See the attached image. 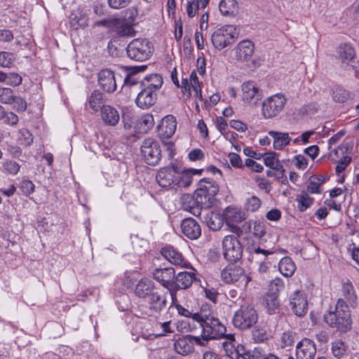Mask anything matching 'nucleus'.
I'll list each match as a JSON object with an SVG mask.
<instances>
[{
	"mask_svg": "<svg viewBox=\"0 0 359 359\" xmlns=\"http://www.w3.org/2000/svg\"><path fill=\"white\" fill-rule=\"evenodd\" d=\"M176 128V118L172 115H167L158 127V135L162 140L170 138L175 133Z\"/></svg>",
	"mask_w": 359,
	"mask_h": 359,
	"instance_id": "obj_14",
	"label": "nucleus"
},
{
	"mask_svg": "<svg viewBox=\"0 0 359 359\" xmlns=\"http://www.w3.org/2000/svg\"><path fill=\"white\" fill-rule=\"evenodd\" d=\"M177 171L174 168H161L156 175V181L162 187H168L176 183Z\"/></svg>",
	"mask_w": 359,
	"mask_h": 359,
	"instance_id": "obj_21",
	"label": "nucleus"
},
{
	"mask_svg": "<svg viewBox=\"0 0 359 359\" xmlns=\"http://www.w3.org/2000/svg\"><path fill=\"white\" fill-rule=\"evenodd\" d=\"M324 320L330 327L340 332H346L351 328V316H324Z\"/></svg>",
	"mask_w": 359,
	"mask_h": 359,
	"instance_id": "obj_12",
	"label": "nucleus"
},
{
	"mask_svg": "<svg viewBox=\"0 0 359 359\" xmlns=\"http://www.w3.org/2000/svg\"><path fill=\"white\" fill-rule=\"evenodd\" d=\"M18 187L22 194L25 196H29L35 190V185L34 183L31 180L27 179H22L20 182Z\"/></svg>",
	"mask_w": 359,
	"mask_h": 359,
	"instance_id": "obj_52",
	"label": "nucleus"
},
{
	"mask_svg": "<svg viewBox=\"0 0 359 359\" xmlns=\"http://www.w3.org/2000/svg\"><path fill=\"white\" fill-rule=\"evenodd\" d=\"M87 17L80 13H72L70 15V25L77 29L79 27H86L87 25Z\"/></svg>",
	"mask_w": 359,
	"mask_h": 359,
	"instance_id": "obj_43",
	"label": "nucleus"
},
{
	"mask_svg": "<svg viewBox=\"0 0 359 359\" xmlns=\"http://www.w3.org/2000/svg\"><path fill=\"white\" fill-rule=\"evenodd\" d=\"M101 117L106 125L111 126H116L120 120L118 111L109 105L102 106Z\"/></svg>",
	"mask_w": 359,
	"mask_h": 359,
	"instance_id": "obj_24",
	"label": "nucleus"
},
{
	"mask_svg": "<svg viewBox=\"0 0 359 359\" xmlns=\"http://www.w3.org/2000/svg\"><path fill=\"white\" fill-rule=\"evenodd\" d=\"M225 341L222 343L224 349L229 359H235L236 352L235 337L233 334H229L223 337Z\"/></svg>",
	"mask_w": 359,
	"mask_h": 359,
	"instance_id": "obj_39",
	"label": "nucleus"
},
{
	"mask_svg": "<svg viewBox=\"0 0 359 359\" xmlns=\"http://www.w3.org/2000/svg\"><path fill=\"white\" fill-rule=\"evenodd\" d=\"M181 229L184 235L191 240L198 239L201 235L200 224L191 217L182 220Z\"/></svg>",
	"mask_w": 359,
	"mask_h": 359,
	"instance_id": "obj_18",
	"label": "nucleus"
},
{
	"mask_svg": "<svg viewBox=\"0 0 359 359\" xmlns=\"http://www.w3.org/2000/svg\"><path fill=\"white\" fill-rule=\"evenodd\" d=\"M332 98L334 102L344 103L351 98V93L341 87H336L332 90Z\"/></svg>",
	"mask_w": 359,
	"mask_h": 359,
	"instance_id": "obj_44",
	"label": "nucleus"
},
{
	"mask_svg": "<svg viewBox=\"0 0 359 359\" xmlns=\"http://www.w3.org/2000/svg\"><path fill=\"white\" fill-rule=\"evenodd\" d=\"M264 306L270 314L271 313H276L278 309L279 302L278 301V297L275 295H271L267 294L264 299Z\"/></svg>",
	"mask_w": 359,
	"mask_h": 359,
	"instance_id": "obj_49",
	"label": "nucleus"
},
{
	"mask_svg": "<svg viewBox=\"0 0 359 359\" xmlns=\"http://www.w3.org/2000/svg\"><path fill=\"white\" fill-rule=\"evenodd\" d=\"M141 152L146 163L150 165H157L161 159L160 144L151 138L144 140L141 146Z\"/></svg>",
	"mask_w": 359,
	"mask_h": 359,
	"instance_id": "obj_7",
	"label": "nucleus"
},
{
	"mask_svg": "<svg viewBox=\"0 0 359 359\" xmlns=\"http://www.w3.org/2000/svg\"><path fill=\"white\" fill-rule=\"evenodd\" d=\"M261 203V200L258 197L253 196L246 201L245 209L248 211L255 212L260 208Z\"/></svg>",
	"mask_w": 359,
	"mask_h": 359,
	"instance_id": "obj_56",
	"label": "nucleus"
},
{
	"mask_svg": "<svg viewBox=\"0 0 359 359\" xmlns=\"http://www.w3.org/2000/svg\"><path fill=\"white\" fill-rule=\"evenodd\" d=\"M234 357L235 359H238L240 357L243 358L244 359H250V355L245 350L244 346L238 344L236 346Z\"/></svg>",
	"mask_w": 359,
	"mask_h": 359,
	"instance_id": "obj_63",
	"label": "nucleus"
},
{
	"mask_svg": "<svg viewBox=\"0 0 359 359\" xmlns=\"http://www.w3.org/2000/svg\"><path fill=\"white\" fill-rule=\"evenodd\" d=\"M224 221L225 220L223 214L221 215L218 212H210L205 216L208 226L213 231L220 229L224 224Z\"/></svg>",
	"mask_w": 359,
	"mask_h": 359,
	"instance_id": "obj_34",
	"label": "nucleus"
},
{
	"mask_svg": "<svg viewBox=\"0 0 359 359\" xmlns=\"http://www.w3.org/2000/svg\"><path fill=\"white\" fill-rule=\"evenodd\" d=\"M163 84V78L158 74H152L145 76L141 81V88L147 90H151L153 93H156V91L161 88Z\"/></svg>",
	"mask_w": 359,
	"mask_h": 359,
	"instance_id": "obj_27",
	"label": "nucleus"
},
{
	"mask_svg": "<svg viewBox=\"0 0 359 359\" xmlns=\"http://www.w3.org/2000/svg\"><path fill=\"white\" fill-rule=\"evenodd\" d=\"M15 94L14 90L10 88L0 87V102L4 104H11Z\"/></svg>",
	"mask_w": 359,
	"mask_h": 359,
	"instance_id": "obj_53",
	"label": "nucleus"
},
{
	"mask_svg": "<svg viewBox=\"0 0 359 359\" xmlns=\"http://www.w3.org/2000/svg\"><path fill=\"white\" fill-rule=\"evenodd\" d=\"M232 322L236 327L245 330L251 327L257 322V316H233Z\"/></svg>",
	"mask_w": 359,
	"mask_h": 359,
	"instance_id": "obj_29",
	"label": "nucleus"
},
{
	"mask_svg": "<svg viewBox=\"0 0 359 359\" xmlns=\"http://www.w3.org/2000/svg\"><path fill=\"white\" fill-rule=\"evenodd\" d=\"M245 165L250 168L252 171L256 172H261L264 170V167L260 163H257L252 158H248L245 160Z\"/></svg>",
	"mask_w": 359,
	"mask_h": 359,
	"instance_id": "obj_61",
	"label": "nucleus"
},
{
	"mask_svg": "<svg viewBox=\"0 0 359 359\" xmlns=\"http://www.w3.org/2000/svg\"><path fill=\"white\" fill-rule=\"evenodd\" d=\"M154 46L147 39L137 38L130 41L126 48L128 57L135 61L144 62L152 55Z\"/></svg>",
	"mask_w": 359,
	"mask_h": 359,
	"instance_id": "obj_2",
	"label": "nucleus"
},
{
	"mask_svg": "<svg viewBox=\"0 0 359 359\" xmlns=\"http://www.w3.org/2000/svg\"><path fill=\"white\" fill-rule=\"evenodd\" d=\"M223 217L226 224L231 228L233 233L240 234L242 231L240 227L233 225L235 223H241L246 218L245 212L238 207L228 206L223 210Z\"/></svg>",
	"mask_w": 359,
	"mask_h": 359,
	"instance_id": "obj_8",
	"label": "nucleus"
},
{
	"mask_svg": "<svg viewBox=\"0 0 359 359\" xmlns=\"http://www.w3.org/2000/svg\"><path fill=\"white\" fill-rule=\"evenodd\" d=\"M331 351L333 356L337 359H347L349 356L347 346L341 340L332 342Z\"/></svg>",
	"mask_w": 359,
	"mask_h": 359,
	"instance_id": "obj_35",
	"label": "nucleus"
},
{
	"mask_svg": "<svg viewBox=\"0 0 359 359\" xmlns=\"http://www.w3.org/2000/svg\"><path fill=\"white\" fill-rule=\"evenodd\" d=\"M16 137V141L20 145L29 147L33 142L32 134L26 128L20 129Z\"/></svg>",
	"mask_w": 359,
	"mask_h": 359,
	"instance_id": "obj_40",
	"label": "nucleus"
},
{
	"mask_svg": "<svg viewBox=\"0 0 359 359\" xmlns=\"http://www.w3.org/2000/svg\"><path fill=\"white\" fill-rule=\"evenodd\" d=\"M2 168L4 172L14 176L20 171V165L13 160L6 159L2 163Z\"/></svg>",
	"mask_w": 359,
	"mask_h": 359,
	"instance_id": "obj_47",
	"label": "nucleus"
},
{
	"mask_svg": "<svg viewBox=\"0 0 359 359\" xmlns=\"http://www.w3.org/2000/svg\"><path fill=\"white\" fill-rule=\"evenodd\" d=\"M284 283L282 279L276 278L272 280L269 285V292L267 294L278 297L279 292L284 289Z\"/></svg>",
	"mask_w": 359,
	"mask_h": 359,
	"instance_id": "obj_50",
	"label": "nucleus"
},
{
	"mask_svg": "<svg viewBox=\"0 0 359 359\" xmlns=\"http://www.w3.org/2000/svg\"><path fill=\"white\" fill-rule=\"evenodd\" d=\"M290 305L294 314H305L308 311V301L302 292L295 291L292 294Z\"/></svg>",
	"mask_w": 359,
	"mask_h": 359,
	"instance_id": "obj_19",
	"label": "nucleus"
},
{
	"mask_svg": "<svg viewBox=\"0 0 359 359\" xmlns=\"http://www.w3.org/2000/svg\"><path fill=\"white\" fill-rule=\"evenodd\" d=\"M268 134L273 140V147L276 150L283 149L291 141V138L287 133L269 130Z\"/></svg>",
	"mask_w": 359,
	"mask_h": 359,
	"instance_id": "obj_25",
	"label": "nucleus"
},
{
	"mask_svg": "<svg viewBox=\"0 0 359 359\" xmlns=\"http://www.w3.org/2000/svg\"><path fill=\"white\" fill-rule=\"evenodd\" d=\"M138 15L137 10L135 8H130L126 11L125 19L128 23H133L135 21Z\"/></svg>",
	"mask_w": 359,
	"mask_h": 359,
	"instance_id": "obj_62",
	"label": "nucleus"
},
{
	"mask_svg": "<svg viewBox=\"0 0 359 359\" xmlns=\"http://www.w3.org/2000/svg\"><path fill=\"white\" fill-rule=\"evenodd\" d=\"M354 303H349V304L345 302L342 298L337 300L334 311H331L330 314H346L347 313H351V308H353Z\"/></svg>",
	"mask_w": 359,
	"mask_h": 359,
	"instance_id": "obj_46",
	"label": "nucleus"
},
{
	"mask_svg": "<svg viewBox=\"0 0 359 359\" xmlns=\"http://www.w3.org/2000/svg\"><path fill=\"white\" fill-rule=\"evenodd\" d=\"M287 99L282 93H277L266 98L262 104V114L265 118L277 116L284 109Z\"/></svg>",
	"mask_w": 359,
	"mask_h": 359,
	"instance_id": "obj_3",
	"label": "nucleus"
},
{
	"mask_svg": "<svg viewBox=\"0 0 359 359\" xmlns=\"http://www.w3.org/2000/svg\"><path fill=\"white\" fill-rule=\"evenodd\" d=\"M209 0H193L187 6V12L189 18H194L197 11L204 8L208 4Z\"/></svg>",
	"mask_w": 359,
	"mask_h": 359,
	"instance_id": "obj_42",
	"label": "nucleus"
},
{
	"mask_svg": "<svg viewBox=\"0 0 359 359\" xmlns=\"http://www.w3.org/2000/svg\"><path fill=\"white\" fill-rule=\"evenodd\" d=\"M154 279L161 283L165 287H172L174 284L172 281L175 278V271L173 268L156 269L153 273Z\"/></svg>",
	"mask_w": 359,
	"mask_h": 359,
	"instance_id": "obj_22",
	"label": "nucleus"
},
{
	"mask_svg": "<svg viewBox=\"0 0 359 359\" xmlns=\"http://www.w3.org/2000/svg\"><path fill=\"white\" fill-rule=\"evenodd\" d=\"M278 269L284 276L290 277L294 274L296 266L290 257H285L279 262Z\"/></svg>",
	"mask_w": 359,
	"mask_h": 359,
	"instance_id": "obj_36",
	"label": "nucleus"
},
{
	"mask_svg": "<svg viewBox=\"0 0 359 359\" xmlns=\"http://www.w3.org/2000/svg\"><path fill=\"white\" fill-rule=\"evenodd\" d=\"M202 170L190 169L182 173L177 172L176 183L178 187H188L192 182L193 175L201 173Z\"/></svg>",
	"mask_w": 359,
	"mask_h": 359,
	"instance_id": "obj_32",
	"label": "nucleus"
},
{
	"mask_svg": "<svg viewBox=\"0 0 359 359\" xmlns=\"http://www.w3.org/2000/svg\"><path fill=\"white\" fill-rule=\"evenodd\" d=\"M296 201L298 209L301 212H304L313 204L314 199L310 197L307 192L303 191L297 195Z\"/></svg>",
	"mask_w": 359,
	"mask_h": 359,
	"instance_id": "obj_37",
	"label": "nucleus"
},
{
	"mask_svg": "<svg viewBox=\"0 0 359 359\" xmlns=\"http://www.w3.org/2000/svg\"><path fill=\"white\" fill-rule=\"evenodd\" d=\"M104 102L103 95L98 90H94L88 100L89 107L95 111L102 109Z\"/></svg>",
	"mask_w": 359,
	"mask_h": 359,
	"instance_id": "obj_41",
	"label": "nucleus"
},
{
	"mask_svg": "<svg viewBox=\"0 0 359 359\" xmlns=\"http://www.w3.org/2000/svg\"><path fill=\"white\" fill-rule=\"evenodd\" d=\"M192 321L197 322L202 328L201 337H196L197 345L205 346L210 340L222 338L225 335L226 327L213 316H191Z\"/></svg>",
	"mask_w": 359,
	"mask_h": 359,
	"instance_id": "obj_1",
	"label": "nucleus"
},
{
	"mask_svg": "<svg viewBox=\"0 0 359 359\" xmlns=\"http://www.w3.org/2000/svg\"><path fill=\"white\" fill-rule=\"evenodd\" d=\"M236 28L233 25H224L217 29L211 40L215 48L222 50L234 41Z\"/></svg>",
	"mask_w": 359,
	"mask_h": 359,
	"instance_id": "obj_5",
	"label": "nucleus"
},
{
	"mask_svg": "<svg viewBox=\"0 0 359 359\" xmlns=\"http://www.w3.org/2000/svg\"><path fill=\"white\" fill-rule=\"evenodd\" d=\"M316 353V345L311 339H303L296 346L297 359H313Z\"/></svg>",
	"mask_w": 359,
	"mask_h": 359,
	"instance_id": "obj_13",
	"label": "nucleus"
},
{
	"mask_svg": "<svg viewBox=\"0 0 359 359\" xmlns=\"http://www.w3.org/2000/svg\"><path fill=\"white\" fill-rule=\"evenodd\" d=\"M15 60V57L13 53L0 51V67L10 68L13 65Z\"/></svg>",
	"mask_w": 359,
	"mask_h": 359,
	"instance_id": "obj_51",
	"label": "nucleus"
},
{
	"mask_svg": "<svg viewBox=\"0 0 359 359\" xmlns=\"http://www.w3.org/2000/svg\"><path fill=\"white\" fill-rule=\"evenodd\" d=\"M255 51L254 43L250 40H243L235 48V57L238 62H245L251 60Z\"/></svg>",
	"mask_w": 359,
	"mask_h": 359,
	"instance_id": "obj_15",
	"label": "nucleus"
},
{
	"mask_svg": "<svg viewBox=\"0 0 359 359\" xmlns=\"http://www.w3.org/2000/svg\"><path fill=\"white\" fill-rule=\"evenodd\" d=\"M219 8L223 15L235 16L238 13V5L236 0H222Z\"/></svg>",
	"mask_w": 359,
	"mask_h": 359,
	"instance_id": "obj_33",
	"label": "nucleus"
},
{
	"mask_svg": "<svg viewBox=\"0 0 359 359\" xmlns=\"http://www.w3.org/2000/svg\"><path fill=\"white\" fill-rule=\"evenodd\" d=\"M293 162L297 168L302 170H304L308 165L307 160L302 155L295 156Z\"/></svg>",
	"mask_w": 359,
	"mask_h": 359,
	"instance_id": "obj_64",
	"label": "nucleus"
},
{
	"mask_svg": "<svg viewBox=\"0 0 359 359\" xmlns=\"http://www.w3.org/2000/svg\"><path fill=\"white\" fill-rule=\"evenodd\" d=\"M242 100L252 106H256L262 97V90L252 81H248L241 85Z\"/></svg>",
	"mask_w": 359,
	"mask_h": 359,
	"instance_id": "obj_10",
	"label": "nucleus"
},
{
	"mask_svg": "<svg viewBox=\"0 0 359 359\" xmlns=\"http://www.w3.org/2000/svg\"><path fill=\"white\" fill-rule=\"evenodd\" d=\"M156 98V93H153L151 90L142 88L141 91L136 97L135 102L140 108L144 109L154 105Z\"/></svg>",
	"mask_w": 359,
	"mask_h": 359,
	"instance_id": "obj_23",
	"label": "nucleus"
},
{
	"mask_svg": "<svg viewBox=\"0 0 359 359\" xmlns=\"http://www.w3.org/2000/svg\"><path fill=\"white\" fill-rule=\"evenodd\" d=\"M223 255L229 262H236L243 256V248L239 240L233 235L226 236L222 241Z\"/></svg>",
	"mask_w": 359,
	"mask_h": 359,
	"instance_id": "obj_4",
	"label": "nucleus"
},
{
	"mask_svg": "<svg viewBox=\"0 0 359 359\" xmlns=\"http://www.w3.org/2000/svg\"><path fill=\"white\" fill-rule=\"evenodd\" d=\"M219 191L218 185L210 180L203 179L198 183V187L196 189L197 197L200 198V202L203 203V198L205 201H210Z\"/></svg>",
	"mask_w": 359,
	"mask_h": 359,
	"instance_id": "obj_11",
	"label": "nucleus"
},
{
	"mask_svg": "<svg viewBox=\"0 0 359 359\" xmlns=\"http://www.w3.org/2000/svg\"><path fill=\"white\" fill-rule=\"evenodd\" d=\"M340 290L344 299H346L349 303H355L357 301V294L353 285L350 280L347 279L341 283Z\"/></svg>",
	"mask_w": 359,
	"mask_h": 359,
	"instance_id": "obj_31",
	"label": "nucleus"
},
{
	"mask_svg": "<svg viewBox=\"0 0 359 359\" xmlns=\"http://www.w3.org/2000/svg\"><path fill=\"white\" fill-rule=\"evenodd\" d=\"M17 191L15 185L10 182L8 184H4L0 186V192L6 197H12Z\"/></svg>",
	"mask_w": 359,
	"mask_h": 359,
	"instance_id": "obj_57",
	"label": "nucleus"
},
{
	"mask_svg": "<svg viewBox=\"0 0 359 359\" xmlns=\"http://www.w3.org/2000/svg\"><path fill=\"white\" fill-rule=\"evenodd\" d=\"M22 78L20 75L15 72H9L6 83L9 86L15 87L22 83Z\"/></svg>",
	"mask_w": 359,
	"mask_h": 359,
	"instance_id": "obj_59",
	"label": "nucleus"
},
{
	"mask_svg": "<svg viewBox=\"0 0 359 359\" xmlns=\"http://www.w3.org/2000/svg\"><path fill=\"white\" fill-rule=\"evenodd\" d=\"M191 270L192 271H182L177 273L175 285L177 289H187L196 280L195 270L194 269Z\"/></svg>",
	"mask_w": 359,
	"mask_h": 359,
	"instance_id": "obj_26",
	"label": "nucleus"
},
{
	"mask_svg": "<svg viewBox=\"0 0 359 359\" xmlns=\"http://www.w3.org/2000/svg\"><path fill=\"white\" fill-rule=\"evenodd\" d=\"M325 178L322 175H313L310 177L307 186V191L311 194L320 193V186L324 182Z\"/></svg>",
	"mask_w": 359,
	"mask_h": 359,
	"instance_id": "obj_45",
	"label": "nucleus"
},
{
	"mask_svg": "<svg viewBox=\"0 0 359 359\" xmlns=\"http://www.w3.org/2000/svg\"><path fill=\"white\" fill-rule=\"evenodd\" d=\"M139 122H140V126L144 127V130L145 131L147 130L150 129L151 128H152L154 124V117L150 114H147L142 116L140 118Z\"/></svg>",
	"mask_w": 359,
	"mask_h": 359,
	"instance_id": "obj_58",
	"label": "nucleus"
},
{
	"mask_svg": "<svg viewBox=\"0 0 359 359\" xmlns=\"http://www.w3.org/2000/svg\"><path fill=\"white\" fill-rule=\"evenodd\" d=\"M264 162L266 166L278 172V177H283L284 176L285 169L278 160L276 153L271 152L267 154L264 158Z\"/></svg>",
	"mask_w": 359,
	"mask_h": 359,
	"instance_id": "obj_28",
	"label": "nucleus"
},
{
	"mask_svg": "<svg viewBox=\"0 0 359 359\" xmlns=\"http://www.w3.org/2000/svg\"><path fill=\"white\" fill-rule=\"evenodd\" d=\"M162 255L171 264L176 266L188 268L189 263L183 257L182 255L172 246H166L161 250Z\"/></svg>",
	"mask_w": 359,
	"mask_h": 359,
	"instance_id": "obj_20",
	"label": "nucleus"
},
{
	"mask_svg": "<svg viewBox=\"0 0 359 359\" xmlns=\"http://www.w3.org/2000/svg\"><path fill=\"white\" fill-rule=\"evenodd\" d=\"M222 279L226 283H233L240 281L246 285L251 278L245 274L244 270L238 266L228 265L221 273Z\"/></svg>",
	"mask_w": 359,
	"mask_h": 359,
	"instance_id": "obj_9",
	"label": "nucleus"
},
{
	"mask_svg": "<svg viewBox=\"0 0 359 359\" xmlns=\"http://www.w3.org/2000/svg\"><path fill=\"white\" fill-rule=\"evenodd\" d=\"M153 284L150 280H141L136 285L135 292L140 297H145L151 293Z\"/></svg>",
	"mask_w": 359,
	"mask_h": 359,
	"instance_id": "obj_38",
	"label": "nucleus"
},
{
	"mask_svg": "<svg viewBox=\"0 0 359 359\" xmlns=\"http://www.w3.org/2000/svg\"><path fill=\"white\" fill-rule=\"evenodd\" d=\"M132 0H108L109 7L114 9H121L127 6Z\"/></svg>",
	"mask_w": 359,
	"mask_h": 359,
	"instance_id": "obj_60",
	"label": "nucleus"
},
{
	"mask_svg": "<svg viewBox=\"0 0 359 359\" xmlns=\"http://www.w3.org/2000/svg\"><path fill=\"white\" fill-rule=\"evenodd\" d=\"M337 54L342 62L348 64L355 58V50L351 44L344 43L338 47Z\"/></svg>",
	"mask_w": 359,
	"mask_h": 359,
	"instance_id": "obj_30",
	"label": "nucleus"
},
{
	"mask_svg": "<svg viewBox=\"0 0 359 359\" xmlns=\"http://www.w3.org/2000/svg\"><path fill=\"white\" fill-rule=\"evenodd\" d=\"M96 24L109 29L120 36H133L135 34V29L126 20L111 18L98 21Z\"/></svg>",
	"mask_w": 359,
	"mask_h": 359,
	"instance_id": "obj_6",
	"label": "nucleus"
},
{
	"mask_svg": "<svg viewBox=\"0 0 359 359\" xmlns=\"http://www.w3.org/2000/svg\"><path fill=\"white\" fill-rule=\"evenodd\" d=\"M13 109L17 112H23L27 109V102L24 98L15 94L11 104Z\"/></svg>",
	"mask_w": 359,
	"mask_h": 359,
	"instance_id": "obj_54",
	"label": "nucleus"
},
{
	"mask_svg": "<svg viewBox=\"0 0 359 359\" xmlns=\"http://www.w3.org/2000/svg\"><path fill=\"white\" fill-rule=\"evenodd\" d=\"M150 299V309L154 312H161L162 311V308L164 307L165 305V299L161 297L160 295L156 293H151Z\"/></svg>",
	"mask_w": 359,
	"mask_h": 359,
	"instance_id": "obj_48",
	"label": "nucleus"
},
{
	"mask_svg": "<svg viewBox=\"0 0 359 359\" xmlns=\"http://www.w3.org/2000/svg\"><path fill=\"white\" fill-rule=\"evenodd\" d=\"M3 123L11 127L15 126L19 122L18 116L11 111H6L4 117L1 118Z\"/></svg>",
	"mask_w": 359,
	"mask_h": 359,
	"instance_id": "obj_55",
	"label": "nucleus"
},
{
	"mask_svg": "<svg viewBox=\"0 0 359 359\" xmlns=\"http://www.w3.org/2000/svg\"><path fill=\"white\" fill-rule=\"evenodd\" d=\"M98 83L104 91L111 93L116 90L117 84L114 73L108 69H102L98 74Z\"/></svg>",
	"mask_w": 359,
	"mask_h": 359,
	"instance_id": "obj_16",
	"label": "nucleus"
},
{
	"mask_svg": "<svg viewBox=\"0 0 359 359\" xmlns=\"http://www.w3.org/2000/svg\"><path fill=\"white\" fill-rule=\"evenodd\" d=\"M195 338L196 337L191 335L180 337L173 344L175 351L183 356L192 353L194 351Z\"/></svg>",
	"mask_w": 359,
	"mask_h": 359,
	"instance_id": "obj_17",
	"label": "nucleus"
}]
</instances>
